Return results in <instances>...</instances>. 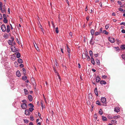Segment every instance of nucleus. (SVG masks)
Here are the masks:
<instances>
[{
  "instance_id": "1",
  "label": "nucleus",
  "mask_w": 125,
  "mask_h": 125,
  "mask_svg": "<svg viewBox=\"0 0 125 125\" xmlns=\"http://www.w3.org/2000/svg\"><path fill=\"white\" fill-rule=\"evenodd\" d=\"M101 102L103 103V105L106 106V98L104 97H102L101 99Z\"/></svg>"
},
{
  "instance_id": "2",
  "label": "nucleus",
  "mask_w": 125,
  "mask_h": 125,
  "mask_svg": "<svg viewBox=\"0 0 125 125\" xmlns=\"http://www.w3.org/2000/svg\"><path fill=\"white\" fill-rule=\"evenodd\" d=\"M11 39L9 40L8 41V43L9 45L12 46V45L13 42L14 40V38L13 36H12L11 37Z\"/></svg>"
},
{
  "instance_id": "3",
  "label": "nucleus",
  "mask_w": 125,
  "mask_h": 125,
  "mask_svg": "<svg viewBox=\"0 0 125 125\" xmlns=\"http://www.w3.org/2000/svg\"><path fill=\"white\" fill-rule=\"evenodd\" d=\"M3 5L2 3L0 2V10L1 11L2 13H5L6 12V10L3 9L4 10H2Z\"/></svg>"
},
{
  "instance_id": "4",
  "label": "nucleus",
  "mask_w": 125,
  "mask_h": 125,
  "mask_svg": "<svg viewBox=\"0 0 125 125\" xmlns=\"http://www.w3.org/2000/svg\"><path fill=\"white\" fill-rule=\"evenodd\" d=\"M11 51L13 52H16L18 51V49L16 48L15 46L13 45L11 46Z\"/></svg>"
},
{
  "instance_id": "5",
  "label": "nucleus",
  "mask_w": 125,
  "mask_h": 125,
  "mask_svg": "<svg viewBox=\"0 0 125 125\" xmlns=\"http://www.w3.org/2000/svg\"><path fill=\"white\" fill-rule=\"evenodd\" d=\"M1 28L3 32H5L6 31V28L4 24H2L1 26Z\"/></svg>"
},
{
  "instance_id": "6",
  "label": "nucleus",
  "mask_w": 125,
  "mask_h": 125,
  "mask_svg": "<svg viewBox=\"0 0 125 125\" xmlns=\"http://www.w3.org/2000/svg\"><path fill=\"white\" fill-rule=\"evenodd\" d=\"M21 107L22 109H25L27 107V105L25 103H23L21 104Z\"/></svg>"
},
{
  "instance_id": "7",
  "label": "nucleus",
  "mask_w": 125,
  "mask_h": 125,
  "mask_svg": "<svg viewBox=\"0 0 125 125\" xmlns=\"http://www.w3.org/2000/svg\"><path fill=\"white\" fill-rule=\"evenodd\" d=\"M120 109L118 107H115L114 109V111L117 113H118L120 112Z\"/></svg>"
},
{
  "instance_id": "8",
  "label": "nucleus",
  "mask_w": 125,
  "mask_h": 125,
  "mask_svg": "<svg viewBox=\"0 0 125 125\" xmlns=\"http://www.w3.org/2000/svg\"><path fill=\"white\" fill-rule=\"evenodd\" d=\"M109 41L112 43H114L115 42L114 38L111 37H109L108 38Z\"/></svg>"
},
{
  "instance_id": "9",
  "label": "nucleus",
  "mask_w": 125,
  "mask_h": 125,
  "mask_svg": "<svg viewBox=\"0 0 125 125\" xmlns=\"http://www.w3.org/2000/svg\"><path fill=\"white\" fill-rule=\"evenodd\" d=\"M101 79L99 75H97L96 77V82L98 83L100 81Z\"/></svg>"
},
{
  "instance_id": "10",
  "label": "nucleus",
  "mask_w": 125,
  "mask_h": 125,
  "mask_svg": "<svg viewBox=\"0 0 125 125\" xmlns=\"http://www.w3.org/2000/svg\"><path fill=\"white\" fill-rule=\"evenodd\" d=\"M25 114L26 115H29L30 113L29 110L27 109L25 110Z\"/></svg>"
},
{
  "instance_id": "11",
  "label": "nucleus",
  "mask_w": 125,
  "mask_h": 125,
  "mask_svg": "<svg viewBox=\"0 0 125 125\" xmlns=\"http://www.w3.org/2000/svg\"><path fill=\"white\" fill-rule=\"evenodd\" d=\"M28 98L29 101H31L33 100V98L32 96L31 95H28Z\"/></svg>"
},
{
  "instance_id": "12",
  "label": "nucleus",
  "mask_w": 125,
  "mask_h": 125,
  "mask_svg": "<svg viewBox=\"0 0 125 125\" xmlns=\"http://www.w3.org/2000/svg\"><path fill=\"white\" fill-rule=\"evenodd\" d=\"M6 32L7 33H9L10 31V27L9 25L7 26V28L6 31Z\"/></svg>"
},
{
  "instance_id": "13",
  "label": "nucleus",
  "mask_w": 125,
  "mask_h": 125,
  "mask_svg": "<svg viewBox=\"0 0 125 125\" xmlns=\"http://www.w3.org/2000/svg\"><path fill=\"white\" fill-rule=\"evenodd\" d=\"M100 83L102 85H103V84H105L106 83V82L105 81L101 80L100 81Z\"/></svg>"
},
{
  "instance_id": "14",
  "label": "nucleus",
  "mask_w": 125,
  "mask_h": 125,
  "mask_svg": "<svg viewBox=\"0 0 125 125\" xmlns=\"http://www.w3.org/2000/svg\"><path fill=\"white\" fill-rule=\"evenodd\" d=\"M16 76L18 77H19L21 76V74L20 72L19 71H17L16 72Z\"/></svg>"
},
{
  "instance_id": "15",
  "label": "nucleus",
  "mask_w": 125,
  "mask_h": 125,
  "mask_svg": "<svg viewBox=\"0 0 125 125\" xmlns=\"http://www.w3.org/2000/svg\"><path fill=\"white\" fill-rule=\"evenodd\" d=\"M94 92L96 96H98V94L97 88H95L94 89Z\"/></svg>"
},
{
  "instance_id": "16",
  "label": "nucleus",
  "mask_w": 125,
  "mask_h": 125,
  "mask_svg": "<svg viewBox=\"0 0 125 125\" xmlns=\"http://www.w3.org/2000/svg\"><path fill=\"white\" fill-rule=\"evenodd\" d=\"M91 62L93 65H94L95 62L94 59L93 57H91Z\"/></svg>"
},
{
  "instance_id": "17",
  "label": "nucleus",
  "mask_w": 125,
  "mask_h": 125,
  "mask_svg": "<svg viewBox=\"0 0 125 125\" xmlns=\"http://www.w3.org/2000/svg\"><path fill=\"white\" fill-rule=\"evenodd\" d=\"M3 37L5 39H7L9 37V35L7 33H5L3 35Z\"/></svg>"
},
{
  "instance_id": "18",
  "label": "nucleus",
  "mask_w": 125,
  "mask_h": 125,
  "mask_svg": "<svg viewBox=\"0 0 125 125\" xmlns=\"http://www.w3.org/2000/svg\"><path fill=\"white\" fill-rule=\"evenodd\" d=\"M18 61L19 63H22V60L21 58H19L18 59Z\"/></svg>"
},
{
  "instance_id": "19",
  "label": "nucleus",
  "mask_w": 125,
  "mask_h": 125,
  "mask_svg": "<svg viewBox=\"0 0 125 125\" xmlns=\"http://www.w3.org/2000/svg\"><path fill=\"white\" fill-rule=\"evenodd\" d=\"M111 123L112 124H113L115 125L116 124L117 121L115 120H111Z\"/></svg>"
},
{
  "instance_id": "20",
  "label": "nucleus",
  "mask_w": 125,
  "mask_h": 125,
  "mask_svg": "<svg viewBox=\"0 0 125 125\" xmlns=\"http://www.w3.org/2000/svg\"><path fill=\"white\" fill-rule=\"evenodd\" d=\"M94 31L93 29H92L91 30V35L93 36L94 35Z\"/></svg>"
},
{
  "instance_id": "21",
  "label": "nucleus",
  "mask_w": 125,
  "mask_h": 125,
  "mask_svg": "<svg viewBox=\"0 0 125 125\" xmlns=\"http://www.w3.org/2000/svg\"><path fill=\"white\" fill-rule=\"evenodd\" d=\"M120 117L119 115L115 116L113 117L112 119H116Z\"/></svg>"
},
{
  "instance_id": "22",
  "label": "nucleus",
  "mask_w": 125,
  "mask_h": 125,
  "mask_svg": "<svg viewBox=\"0 0 125 125\" xmlns=\"http://www.w3.org/2000/svg\"><path fill=\"white\" fill-rule=\"evenodd\" d=\"M96 62L98 64V65H100V61L98 59H96Z\"/></svg>"
},
{
  "instance_id": "23",
  "label": "nucleus",
  "mask_w": 125,
  "mask_h": 125,
  "mask_svg": "<svg viewBox=\"0 0 125 125\" xmlns=\"http://www.w3.org/2000/svg\"><path fill=\"white\" fill-rule=\"evenodd\" d=\"M16 58V57L15 56L13 55L11 57V60L13 61L15 60Z\"/></svg>"
},
{
  "instance_id": "24",
  "label": "nucleus",
  "mask_w": 125,
  "mask_h": 125,
  "mask_svg": "<svg viewBox=\"0 0 125 125\" xmlns=\"http://www.w3.org/2000/svg\"><path fill=\"white\" fill-rule=\"evenodd\" d=\"M24 91L25 94H27L28 93V90L26 89H24Z\"/></svg>"
},
{
  "instance_id": "25",
  "label": "nucleus",
  "mask_w": 125,
  "mask_h": 125,
  "mask_svg": "<svg viewBox=\"0 0 125 125\" xmlns=\"http://www.w3.org/2000/svg\"><path fill=\"white\" fill-rule=\"evenodd\" d=\"M93 36L91 38V39L90 41V43L91 44H93L94 43L92 42V41L93 39Z\"/></svg>"
},
{
  "instance_id": "26",
  "label": "nucleus",
  "mask_w": 125,
  "mask_h": 125,
  "mask_svg": "<svg viewBox=\"0 0 125 125\" xmlns=\"http://www.w3.org/2000/svg\"><path fill=\"white\" fill-rule=\"evenodd\" d=\"M101 33L100 32H96L95 34L94 35L95 36H97L99 35H100V34Z\"/></svg>"
},
{
  "instance_id": "27",
  "label": "nucleus",
  "mask_w": 125,
  "mask_h": 125,
  "mask_svg": "<svg viewBox=\"0 0 125 125\" xmlns=\"http://www.w3.org/2000/svg\"><path fill=\"white\" fill-rule=\"evenodd\" d=\"M121 48L123 50L125 49V45H122L121 46Z\"/></svg>"
},
{
  "instance_id": "28",
  "label": "nucleus",
  "mask_w": 125,
  "mask_h": 125,
  "mask_svg": "<svg viewBox=\"0 0 125 125\" xmlns=\"http://www.w3.org/2000/svg\"><path fill=\"white\" fill-rule=\"evenodd\" d=\"M102 119L104 121H106L107 120L105 116H102Z\"/></svg>"
},
{
  "instance_id": "29",
  "label": "nucleus",
  "mask_w": 125,
  "mask_h": 125,
  "mask_svg": "<svg viewBox=\"0 0 125 125\" xmlns=\"http://www.w3.org/2000/svg\"><path fill=\"white\" fill-rule=\"evenodd\" d=\"M102 33H104L106 35H107L108 34V32H107L106 30L103 31Z\"/></svg>"
},
{
  "instance_id": "30",
  "label": "nucleus",
  "mask_w": 125,
  "mask_h": 125,
  "mask_svg": "<svg viewBox=\"0 0 125 125\" xmlns=\"http://www.w3.org/2000/svg\"><path fill=\"white\" fill-rule=\"evenodd\" d=\"M89 53L90 56L91 57H93V53L92 51H90L89 52Z\"/></svg>"
},
{
  "instance_id": "31",
  "label": "nucleus",
  "mask_w": 125,
  "mask_h": 125,
  "mask_svg": "<svg viewBox=\"0 0 125 125\" xmlns=\"http://www.w3.org/2000/svg\"><path fill=\"white\" fill-rule=\"evenodd\" d=\"M99 114H100V115H102L103 114V111H102V110L101 109H100L99 111Z\"/></svg>"
},
{
  "instance_id": "32",
  "label": "nucleus",
  "mask_w": 125,
  "mask_h": 125,
  "mask_svg": "<svg viewBox=\"0 0 125 125\" xmlns=\"http://www.w3.org/2000/svg\"><path fill=\"white\" fill-rule=\"evenodd\" d=\"M20 56H21L19 52H18V53L17 54V55H16L17 57L18 58H19L20 57Z\"/></svg>"
},
{
  "instance_id": "33",
  "label": "nucleus",
  "mask_w": 125,
  "mask_h": 125,
  "mask_svg": "<svg viewBox=\"0 0 125 125\" xmlns=\"http://www.w3.org/2000/svg\"><path fill=\"white\" fill-rule=\"evenodd\" d=\"M96 103L98 105H101L102 104L99 101H97L96 102Z\"/></svg>"
},
{
  "instance_id": "34",
  "label": "nucleus",
  "mask_w": 125,
  "mask_h": 125,
  "mask_svg": "<svg viewBox=\"0 0 125 125\" xmlns=\"http://www.w3.org/2000/svg\"><path fill=\"white\" fill-rule=\"evenodd\" d=\"M27 79V77L26 76H23L22 77V79L23 80H26Z\"/></svg>"
},
{
  "instance_id": "35",
  "label": "nucleus",
  "mask_w": 125,
  "mask_h": 125,
  "mask_svg": "<svg viewBox=\"0 0 125 125\" xmlns=\"http://www.w3.org/2000/svg\"><path fill=\"white\" fill-rule=\"evenodd\" d=\"M34 110V109L33 108L31 107L29 108L28 110L30 112H32Z\"/></svg>"
},
{
  "instance_id": "36",
  "label": "nucleus",
  "mask_w": 125,
  "mask_h": 125,
  "mask_svg": "<svg viewBox=\"0 0 125 125\" xmlns=\"http://www.w3.org/2000/svg\"><path fill=\"white\" fill-rule=\"evenodd\" d=\"M28 105L30 107H32V108H33L34 107V106L33 105V104L31 103H30L29 104H28Z\"/></svg>"
},
{
  "instance_id": "37",
  "label": "nucleus",
  "mask_w": 125,
  "mask_h": 125,
  "mask_svg": "<svg viewBox=\"0 0 125 125\" xmlns=\"http://www.w3.org/2000/svg\"><path fill=\"white\" fill-rule=\"evenodd\" d=\"M109 24H106L105 26V28L106 29H107L109 28Z\"/></svg>"
},
{
  "instance_id": "38",
  "label": "nucleus",
  "mask_w": 125,
  "mask_h": 125,
  "mask_svg": "<svg viewBox=\"0 0 125 125\" xmlns=\"http://www.w3.org/2000/svg\"><path fill=\"white\" fill-rule=\"evenodd\" d=\"M55 29H56L55 32H56V33H58V32H59L58 28V27L56 28Z\"/></svg>"
},
{
  "instance_id": "39",
  "label": "nucleus",
  "mask_w": 125,
  "mask_h": 125,
  "mask_svg": "<svg viewBox=\"0 0 125 125\" xmlns=\"http://www.w3.org/2000/svg\"><path fill=\"white\" fill-rule=\"evenodd\" d=\"M121 56L123 59L124 60H125V54H122L121 55Z\"/></svg>"
},
{
  "instance_id": "40",
  "label": "nucleus",
  "mask_w": 125,
  "mask_h": 125,
  "mask_svg": "<svg viewBox=\"0 0 125 125\" xmlns=\"http://www.w3.org/2000/svg\"><path fill=\"white\" fill-rule=\"evenodd\" d=\"M83 54L84 56H85V57H87V58L90 57L87 54H85L84 53H83Z\"/></svg>"
},
{
  "instance_id": "41",
  "label": "nucleus",
  "mask_w": 125,
  "mask_h": 125,
  "mask_svg": "<svg viewBox=\"0 0 125 125\" xmlns=\"http://www.w3.org/2000/svg\"><path fill=\"white\" fill-rule=\"evenodd\" d=\"M3 21L5 23H7L8 22V21L6 19H4Z\"/></svg>"
},
{
  "instance_id": "42",
  "label": "nucleus",
  "mask_w": 125,
  "mask_h": 125,
  "mask_svg": "<svg viewBox=\"0 0 125 125\" xmlns=\"http://www.w3.org/2000/svg\"><path fill=\"white\" fill-rule=\"evenodd\" d=\"M22 70L23 71V73H25L26 72V70L24 68H23L22 69Z\"/></svg>"
},
{
  "instance_id": "43",
  "label": "nucleus",
  "mask_w": 125,
  "mask_h": 125,
  "mask_svg": "<svg viewBox=\"0 0 125 125\" xmlns=\"http://www.w3.org/2000/svg\"><path fill=\"white\" fill-rule=\"evenodd\" d=\"M41 106L43 109V108L45 107V106L43 105V103L42 102H41Z\"/></svg>"
},
{
  "instance_id": "44",
  "label": "nucleus",
  "mask_w": 125,
  "mask_h": 125,
  "mask_svg": "<svg viewBox=\"0 0 125 125\" xmlns=\"http://www.w3.org/2000/svg\"><path fill=\"white\" fill-rule=\"evenodd\" d=\"M14 64L15 66L16 67H17L18 66V63L17 62H14Z\"/></svg>"
},
{
  "instance_id": "45",
  "label": "nucleus",
  "mask_w": 125,
  "mask_h": 125,
  "mask_svg": "<svg viewBox=\"0 0 125 125\" xmlns=\"http://www.w3.org/2000/svg\"><path fill=\"white\" fill-rule=\"evenodd\" d=\"M30 118H31V120L32 121H33V120H34V118L32 115L30 116Z\"/></svg>"
},
{
  "instance_id": "46",
  "label": "nucleus",
  "mask_w": 125,
  "mask_h": 125,
  "mask_svg": "<svg viewBox=\"0 0 125 125\" xmlns=\"http://www.w3.org/2000/svg\"><path fill=\"white\" fill-rule=\"evenodd\" d=\"M24 123H28L29 122L26 119L24 120Z\"/></svg>"
},
{
  "instance_id": "47",
  "label": "nucleus",
  "mask_w": 125,
  "mask_h": 125,
  "mask_svg": "<svg viewBox=\"0 0 125 125\" xmlns=\"http://www.w3.org/2000/svg\"><path fill=\"white\" fill-rule=\"evenodd\" d=\"M3 18L4 19H7L6 16V15L5 14H3Z\"/></svg>"
},
{
  "instance_id": "48",
  "label": "nucleus",
  "mask_w": 125,
  "mask_h": 125,
  "mask_svg": "<svg viewBox=\"0 0 125 125\" xmlns=\"http://www.w3.org/2000/svg\"><path fill=\"white\" fill-rule=\"evenodd\" d=\"M114 48L116 49V51H118L120 50V49L118 47H114Z\"/></svg>"
},
{
  "instance_id": "49",
  "label": "nucleus",
  "mask_w": 125,
  "mask_h": 125,
  "mask_svg": "<svg viewBox=\"0 0 125 125\" xmlns=\"http://www.w3.org/2000/svg\"><path fill=\"white\" fill-rule=\"evenodd\" d=\"M94 118L95 119H96L97 117V115L96 114H95L94 116Z\"/></svg>"
},
{
  "instance_id": "50",
  "label": "nucleus",
  "mask_w": 125,
  "mask_h": 125,
  "mask_svg": "<svg viewBox=\"0 0 125 125\" xmlns=\"http://www.w3.org/2000/svg\"><path fill=\"white\" fill-rule=\"evenodd\" d=\"M67 49L68 52H70V48H69L68 46L67 45Z\"/></svg>"
},
{
  "instance_id": "51",
  "label": "nucleus",
  "mask_w": 125,
  "mask_h": 125,
  "mask_svg": "<svg viewBox=\"0 0 125 125\" xmlns=\"http://www.w3.org/2000/svg\"><path fill=\"white\" fill-rule=\"evenodd\" d=\"M102 29L103 28H100L99 32H100V33H102V32H103L102 31Z\"/></svg>"
},
{
  "instance_id": "52",
  "label": "nucleus",
  "mask_w": 125,
  "mask_h": 125,
  "mask_svg": "<svg viewBox=\"0 0 125 125\" xmlns=\"http://www.w3.org/2000/svg\"><path fill=\"white\" fill-rule=\"evenodd\" d=\"M118 10L120 11H123V10L121 8H119Z\"/></svg>"
},
{
  "instance_id": "53",
  "label": "nucleus",
  "mask_w": 125,
  "mask_h": 125,
  "mask_svg": "<svg viewBox=\"0 0 125 125\" xmlns=\"http://www.w3.org/2000/svg\"><path fill=\"white\" fill-rule=\"evenodd\" d=\"M82 58L83 59H84L86 58V57H85V56H84L83 54V53L82 54Z\"/></svg>"
},
{
  "instance_id": "54",
  "label": "nucleus",
  "mask_w": 125,
  "mask_h": 125,
  "mask_svg": "<svg viewBox=\"0 0 125 125\" xmlns=\"http://www.w3.org/2000/svg\"><path fill=\"white\" fill-rule=\"evenodd\" d=\"M102 78L104 79H105L107 78V76L106 75H104L102 76Z\"/></svg>"
},
{
  "instance_id": "55",
  "label": "nucleus",
  "mask_w": 125,
  "mask_h": 125,
  "mask_svg": "<svg viewBox=\"0 0 125 125\" xmlns=\"http://www.w3.org/2000/svg\"><path fill=\"white\" fill-rule=\"evenodd\" d=\"M121 32L123 33H125V30L124 29H123L121 31Z\"/></svg>"
},
{
  "instance_id": "56",
  "label": "nucleus",
  "mask_w": 125,
  "mask_h": 125,
  "mask_svg": "<svg viewBox=\"0 0 125 125\" xmlns=\"http://www.w3.org/2000/svg\"><path fill=\"white\" fill-rule=\"evenodd\" d=\"M120 25H123L124 26H125V22H122L120 24Z\"/></svg>"
},
{
  "instance_id": "57",
  "label": "nucleus",
  "mask_w": 125,
  "mask_h": 125,
  "mask_svg": "<svg viewBox=\"0 0 125 125\" xmlns=\"http://www.w3.org/2000/svg\"><path fill=\"white\" fill-rule=\"evenodd\" d=\"M117 3L118 4H119L120 5H121L122 4V3L120 1H117Z\"/></svg>"
},
{
  "instance_id": "58",
  "label": "nucleus",
  "mask_w": 125,
  "mask_h": 125,
  "mask_svg": "<svg viewBox=\"0 0 125 125\" xmlns=\"http://www.w3.org/2000/svg\"><path fill=\"white\" fill-rule=\"evenodd\" d=\"M21 102L23 103H26V100H22L21 101Z\"/></svg>"
},
{
  "instance_id": "59",
  "label": "nucleus",
  "mask_w": 125,
  "mask_h": 125,
  "mask_svg": "<svg viewBox=\"0 0 125 125\" xmlns=\"http://www.w3.org/2000/svg\"><path fill=\"white\" fill-rule=\"evenodd\" d=\"M20 66L21 67H24L23 65L22 64H21L20 65Z\"/></svg>"
},
{
  "instance_id": "60",
  "label": "nucleus",
  "mask_w": 125,
  "mask_h": 125,
  "mask_svg": "<svg viewBox=\"0 0 125 125\" xmlns=\"http://www.w3.org/2000/svg\"><path fill=\"white\" fill-rule=\"evenodd\" d=\"M89 16H87L86 17V19L87 21H89Z\"/></svg>"
},
{
  "instance_id": "61",
  "label": "nucleus",
  "mask_w": 125,
  "mask_h": 125,
  "mask_svg": "<svg viewBox=\"0 0 125 125\" xmlns=\"http://www.w3.org/2000/svg\"><path fill=\"white\" fill-rule=\"evenodd\" d=\"M43 98H44V100L45 101V102L46 103V99L45 97L44 96V94H43Z\"/></svg>"
},
{
  "instance_id": "62",
  "label": "nucleus",
  "mask_w": 125,
  "mask_h": 125,
  "mask_svg": "<svg viewBox=\"0 0 125 125\" xmlns=\"http://www.w3.org/2000/svg\"><path fill=\"white\" fill-rule=\"evenodd\" d=\"M2 18V16L1 14L0 13V19H1Z\"/></svg>"
},
{
  "instance_id": "63",
  "label": "nucleus",
  "mask_w": 125,
  "mask_h": 125,
  "mask_svg": "<svg viewBox=\"0 0 125 125\" xmlns=\"http://www.w3.org/2000/svg\"><path fill=\"white\" fill-rule=\"evenodd\" d=\"M16 41L19 44H20V43H19V40L18 39V38H17L16 39Z\"/></svg>"
},
{
  "instance_id": "64",
  "label": "nucleus",
  "mask_w": 125,
  "mask_h": 125,
  "mask_svg": "<svg viewBox=\"0 0 125 125\" xmlns=\"http://www.w3.org/2000/svg\"><path fill=\"white\" fill-rule=\"evenodd\" d=\"M53 68V70H54V72L55 73H57V72L56 71V70L55 69V68L54 67Z\"/></svg>"
}]
</instances>
